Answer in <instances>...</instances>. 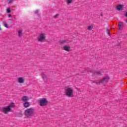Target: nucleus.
I'll return each instance as SVG.
<instances>
[{"instance_id":"nucleus-4","label":"nucleus","mask_w":127,"mask_h":127,"mask_svg":"<svg viewBox=\"0 0 127 127\" xmlns=\"http://www.w3.org/2000/svg\"><path fill=\"white\" fill-rule=\"evenodd\" d=\"M39 103L40 106H41V107H44V106H46V105H47L48 102L46 99L43 98L40 101Z\"/></svg>"},{"instance_id":"nucleus-25","label":"nucleus","mask_w":127,"mask_h":127,"mask_svg":"<svg viewBox=\"0 0 127 127\" xmlns=\"http://www.w3.org/2000/svg\"><path fill=\"white\" fill-rule=\"evenodd\" d=\"M0 30H1V28H0Z\"/></svg>"},{"instance_id":"nucleus-9","label":"nucleus","mask_w":127,"mask_h":127,"mask_svg":"<svg viewBox=\"0 0 127 127\" xmlns=\"http://www.w3.org/2000/svg\"><path fill=\"white\" fill-rule=\"evenodd\" d=\"M118 27L119 30H122L123 29V23L122 22H119L118 23Z\"/></svg>"},{"instance_id":"nucleus-19","label":"nucleus","mask_w":127,"mask_h":127,"mask_svg":"<svg viewBox=\"0 0 127 127\" xmlns=\"http://www.w3.org/2000/svg\"><path fill=\"white\" fill-rule=\"evenodd\" d=\"M60 43H66V42H68L67 41V40H63V41H61L60 42Z\"/></svg>"},{"instance_id":"nucleus-1","label":"nucleus","mask_w":127,"mask_h":127,"mask_svg":"<svg viewBox=\"0 0 127 127\" xmlns=\"http://www.w3.org/2000/svg\"><path fill=\"white\" fill-rule=\"evenodd\" d=\"M15 105L13 102H11L9 106L6 107L5 108H3L2 109V112H3L5 114H7L9 112L11 111V108H14Z\"/></svg>"},{"instance_id":"nucleus-15","label":"nucleus","mask_w":127,"mask_h":127,"mask_svg":"<svg viewBox=\"0 0 127 127\" xmlns=\"http://www.w3.org/2000/svg\"><path fill=\"white\" fill-rule=\"evenodd\" d=\"M73 0H66V2L67 4H70V3H72Z\"/></svg>"},{"instance_id":"nucleus-3","label":"nucleus","mask_w":127,"mask_h":127,"mask_svg":"<svg viewBox=\"0 0 127 127\" xmlns=\"http://www.w3.org/2000/svg\"><path fill=\"white\" fill-rule=\"evenodd\" d=\"M26 115H27L28 118H31V116L34 115V110L31 108L27 109L25 111Z\"/></svg>"},{"instance_id":"nucleus-10","label":"nucleus","mask_w":127,"mask_h":127,"mask_svg":"<svg viewBox=\"0 0 127 127\" xmlns=\"http://www.w3.org/2000/svg\"><path fill=\"white\" fill-rule=\"evenodd\" d=\"M63 50H65V51H70V47L68 46H65L63 47Z\"/></svg>"},{"instance_id":"nucleus-23","label":"nucleus","mask_w":127,"mask_h":127,"mask_svg":"<svg viewBox=\"0 0 127 127\" xmlns=\"http://www.w3.org/2000/svg\"><path fill=\"white\" fill-rule=\"evenodd\" d=\"M11 16H11V14H9V15H8V17H11Z\"/></svg>"},{"instance_id":"nucleus-7","label":"nucleus","mask_w":127,"mask_h":127,"mask_svg":"<svg viewBox=\"0 0 127 127\" xmlns=\"http://www.w3.org/2000/svg\"><path fill=\"white\" fill-rule=\"evenodd\" d=\"M17 82L19 84H23L24 83V79L22 77H19L17 79Z\"/></svg>"},{"instance_id":"nucleus-17","label":"nucleus","mask_w":127,"mask_h":127,"mask_svg":"<svg viewBox=\"0 0 127 127\" xmlns=\"http://www.w3.org/2000/svg\"><path fill=\"white\" fill-rule=\"evenodd\" d=\"M21 36H22V31L20 30L19 31V33H18V37H21Z\"/></svg>"},{"instance_id":"nucleus-24","label":"nucleus","mask_w":127,"mask_h":127,"mask_svg":"<svg viewBox=\"0 0 127 127\" xmlns=\"http://www.w3.org/2000/svg\"><path fill=\"white\" fill-rule=\"evenodd\" d=\"M108 34H109V35H110L111 34V33H110V32H109V31H108Z\"/></svg>"},{"instance_id":"nucleus-14","label":"nucleus","mask_w":127,"mask_h":127,"mask_svg":"<svg viewBox=\"0 0 127 127\" xmlns=\"http://www.w3.org/2000/svg\"><path fill=\"white\" fill-rule=\"evenodd\" d=\"M3 24L4 26V27H6V28H9V27H8V25H7V23H6V22H3Z\"/></svg>"},{"instance_id":"nucleus-12","label":"nucleus","mask_w":127,"mask_h":127,"mask_svg":"<svg viewBox=\"0 0 127 127\" xmlns=\"http://www.w3.org/2000/svg\"><path fill=\"white\" fill-rule=\"evenodd\" d=\"M23 106H24V108H28V107H29V106H30V105L27 101V102H25V103L24 104Z\"/></svg>"},{"instance_id":"nucleus-5","label":"nucleus","mask_w":127,"mask_h":127,"mask_svg":"<svg viewBox=\"0 0 127 127\" xmlns=\"http://www.w3.org/2000/svg\"><path fill=\"white\" fill-rule=\"evenodd\" d=\"M45 38H46L45 34L42 33L39 35L38 40L40 42L43 41V40H45Z\"/></svg>"},{"instance_id":"nucleus-22","label":"nucleus","mask_w":127,"mask_h":127,"mask_svg":"<svg viewBox=\"0 0 127 127\" xmlns=\"http://www.w3.org/2000/svg\"><path fill=\"white\" fill-rule=\"evenodd\" d=\"M35 13H36V14L38 13V10H36L35 11Z\"/></svg>"},{"instance_id":"nucleus-21","label":"nucleus","mask_w":127,"mask_h":127,"mask_svg":"<svg viewBox=\"0 0 127 127\" xmlns=\"http://www.w3.org/2000/svg\"><path fill=\"white\" fill-rule=\"evenodd\" d=\"M59 15V14H57L55 15L54 18H57L58 17V16Z\"/></svg>"},{"instance_id":"nucleus-11","label":"nucleus","mask_w":127,"mask_h":127,"mask_svg":"<svg viewBox=\"0 0 127 127\" xmlns=\"http://www.w3.org/2000/svg\"><path fill=\"white\" fill-rule=\"evenodd\" d=\"M95 75H102L103 74V70L100 71L99 72L98 71H95L94 72Z\"/></svg>"},{"instance_id":"nucleus-13","label":"nucleus","mask_w":127,"mask_h":127,"mask_svg":"<svg viewBox=\"0 0 127 127\" xmlns=\"http://www.w3.org/2000/svg\"><path fill=\"white\" fill-rule=\"evenodd\" d=\"M117 9L118 10H122V9H123V5H119L118 6H117Z\"/></svg>"},{"instance_id":"nucleus-8","label":"nucleus","mask_w":127,"mask_h":127,"mask_svg":"<svg viewBox=\"0 0 127 127\" xmlns=\"http://www.w3.org/2000/svg\"><path fill=\"white\" fill-rule=\"evenodd\" d=\"M29 100V98L26 96H23L22 97V101H23V102H24V103L27 102V101H28Z\"/></svg>"},{"instance_id":"nucleus-26","label":"nucleus","mask_w":127,"mask_h":127,"mask_svg":"<svg viewBox=\"0 0 127 127\" xmlns=\"http://www.w3.org/2000/svg\"><path fill=\"white\" fill-rule=\"evenodd\" d=\"M107 31H109V30H108V29H107Z\"/></svg>"},{"instance_id":"nucleus-16","label":"nucleus","mask_w":127,"mask_h":127,"mask_svg":"<svg viewBox=\"0 0 127 127\" xmlns=\"http://www.w3.org/2000/svg\"><path fill=\"white\" fill-rule=\"evenodd\" d=\"M42 76L44 81H45V82H46V81H47V79L46 78V75L42 74Z\"/></svg>"},{"instance_id":"nucleus-6","label":"nucleus","mask_w":127,"mask_h":127,"mask_svg":"<svg viewBox=\"0 0 127 127\" xmlns=\"http://www.w3.org/2000/svg\"><path fill=\"white\" fill-rule=\"evenodd\" d=\"M109 77L106 76L104 78H103L100 83H108L109 82Z\"/></svg>"},{"instance_id":"nucleus-18","label":"nucleus","mask_w":127,"mask_h":127,"mask_svg":"<svg viewBox=\"0 0 127 127\" xmlns=\"http://www.w3.org/2000/svg\"><path fill=\"white\" fill-rule=\"evenodd\" d=\"M93 27H94L93 25H90L88 27L87 29H88V30H92V29H93Z\"/></svg>"},{"instance_id":"nucleus-2","label":"nucleus","mask_w":127,"mask_h":127,"mask_svg":"<svg viewBox=\"0 0 127 127\" xmlns=\"http://www.w3.org/2000/svg\"><path fill=\"white\" fill-rule=\"evenodd\" d=\"M65 94L67 97L70 98L73 97L74 95V90L71 87H67L65 89Z\"/></svg>"},{"instance_id":"nucleus-20","label":"nucleus","mask_w":127,"mask_h":127,"mask_svg":"<svg viewBox=\"0 0 127 127\" xmlns=\"http://www.w3.org/2000/svg\"><path fill=\"white\" fill-rule=\"evenodd\" d=\"M7 12L8 13H10V12H11L10 8H7Z\"/></svg>"}]
</instances>
